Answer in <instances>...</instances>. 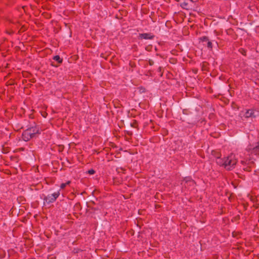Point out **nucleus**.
<instances>
[{
  "mask_svg": "<svg viewBox=\"0 0 259 259\" xmlns=\"http://www.w3.org/2000/svg\"><path fill=\"white\" fill-rule=\"evenodd\" d=\"M39 134H40L39 128L38 126L35 125L25 130L22 133V138L24 141L27 142Z\"/></svg>",
  "mask_w": 259,
  "mask_h": 259,
  "instance_id": "1",
  "label": "nucleus"
},
{
  "mask_svg": "<svg viewBox=\"0 0 259 259\" xmlns=\"http://www.w3.org/2000/svg\"><path fill=\"white\" fill-rule=\"evenodd\" d=\"M237 163V160L232 154H231L225 157L224 167L228 170H230L234 168L235 165Z\"/></svg>",
  "mask_w": 259,
  "mask_h": 259,
  "instance_id": "2",
  "label": "nucleus"
},
{
  "mask_svg": "<svg viewBox=\"0 0 259 259\" xmlns=\"http://www.w3.org/2000/svg\"><path fill=\"white\" fill-rule=\"evenodd\" d=\"M255 166V163L251 158L244 159L240 161V167L244 171H251Z\"/></svg>",
  "mask_w": 259,
  "mask_h": 259,
  "instance_id": "3",
  "label": "nucleus"
},
{
  "mask_svg": "<svg viewBox=\"0 0 259 259\" xmlns=\"http://www.w3.org/2000/svg\"><path fill=\"white\" fill-rule=\"evenodd\" d=\"M59 195L60 192L57 191L51 194V195L45 196L44 198V203H46L47 204H50L55 202Z\"/></svg>",
  "mask_w": 259,
  "mask_h": 259,
  "instance_id": "4",
  "label": "nucleus"
},
{
  "mask_svg": "<svg viewBox=\"0 0 259 259\" xmlns=\"http://www.w3.org/2000/svg\"><path fill=\"white\" fill-rule=\"evenodd\" d=\"M255 109L251 108L246 109V111L244 115V117L246 119H248L250 118H255L256 117V115L255 114Z\"/></svg>",
  "mask_w": 259,
  "mask_h": 259,
  "instance_id": "5",
  "label": "nucleus"
},
{
  "mask_svg": "<svg viewBox=\"0 0 259 259\" xmlns=\"http://www.w3.org/2000/svg\"><path fill=\"white\" fill-rule=\"evenodd\" d=\"M183 182H184V186L186 187L188 186H194L195 182L191 177H186L183 179Z\"/></svg>",
  "mask_w": 259,
  "mask_h": 259,
  "instance_id": "6",
  "label": "nucleus"
},
{
  "mask_svg": "<svg viewBox=\"0 0 259 259\" xmlns=\"http://www.w3.org/2000/svg\"><path fill=\"white\" fill-rule=\"evenodd\" d=\"M154 37V35L151 33H140L139 35V38L141 39H152Z\"/></svg>",
  "mask_w": 259,
  "mask_h": 259,
  "instance_id": "7",
  "label": "nucleus"
},
{
  "mask_svg": "<svg viewBox=\"0 0 259 259\" xmlns=\"http://www.w3.org/2000/svg\"><path fill=\"white\" fill-rule=\"evenodd\" d=\"M201 70L202 71H209V63L207 62H203L201 64Z\"/></svg>",
  "mask_w": 259,
  "mask_h": 259,
  "instance_id": "8",
  "label": "nucleus"
},
{
  "mask_svg": "<svg viewBox=\"0 0 259 259\" xmlns=\"http://www.w3.org/2000/svg\"><path fill=\"white\" fill-rule=\"evenodd\" d=\"M226 33L229 35L232 36L234 39H235L237 36L234 30L231 28L226 30Z\"/></svg>",
  "mask_w": 259,
  "mask_h": 259,
  "instance_id": "9",
  "label": "nucleus"
},
{
  "mask_svg": "<svg viewBox=\"0 0 259 259\" xmlns=\"http://www.w3.org/2000/svg\"><path fill=\"white\" fill-rule=\"evenodd\" d=\"M114 107L116 108H120L122 107L120 101L118 99H114L112 102Z\"/></svg>",
  "mask_w": 259,
  "mask_h": 259,
  "instance_id": "10",
  "label": "nucleus"
},
{
  "mask_svg": "<svg viewBox=\"0 0 259 259\" xmlns=\"http://www.w3.org/2000/svg\"><path fill=\"white\" fill-rule=\"evenodd\" d=\"M251 153L255 155H259V142H258L257 145L252 149Z\"/></svg>",
  "mask_w": 259,
  "mask_h": 259,
  "instance_id": "11",
  "label": "nucleus"
},
{
  "mask_svg": "<svg viewBox=\"0 0 259 259\" xmlns=\"http://www.w3.org/2000/svg\"><path fill=\"white\" fill-rule=\"evenodd\" d=\"M211 154L213 155L214 157L216 158V159L218 158L221 157V154L220 152L216 151V150H212L211 151Z\"/></svg>",
  "mask_w": 259,
  "mask_h": 259,
  "instance_id": "12",
  "label": "nucleus"
},
{
  "mask_svg": "<svg viewBox=\"0 0 259 259\" xmlns=\"http://www.w3.org/2000/svg\"><path fill=\"white\" fill-rule=\"evenodd\" d=\"M224 161L225 157L224 158H221V157L218 158L216 159V162L217 164L220 166H224Z\"/></svg>",
  "mask_w": 259,
  "mask_h": 259,
  "instance_id": "13",
  "label": "nucleus"
},
{
  "mask_svg": "<svg viewBox=\"0 0 259 259\" xmlns=\"http://www.w3.org/2000/svg\"><path fill=\"white\" fill-rule=\"evenodd\" d=\"M250 200L253 203H255L258 202L257 197L255 195H248Z\"/></svg>",
  "mask_w": 259,
  "mask_h": 259,
  "instance_id": "14",
  "label": "nucleus"
},
{
  "mask_svg": "<svg viewBox=\"0 0 259 259\" xmlns=\"http://www.w3.org/2000/svg\"><path fill=\"white\" fill-rule=\"evenodd\" d=\"M131 126L132 127L137 128V130L139 129V128H138V122L135 119L133 120V121L131 123Z\"/></svg>",
  "mask_w": 259,
  "mask_h": 259,
  "instance_id": "15",
  "label": "nucleus"
},
{
  "mask_svg": "<svg viewBox=\"0 0 259 259\" xmlns=\"http://www.w3.org/2000/svg\"><path fill=\"white\" fill-rule=\"evenodd\" d=\"M53 59L57 62H58V63L61 64L63 62V59L60 58V57L59 55H56L53 57Z\"/></svg>",
  "mask_w": 259,
  "mask_h": 259,
  "instance_id": "16",
  "label": "nucleus"
},
{
  "mask_svg": "<svg viewBox=\"0 0 259 259\" xmlns=\"http://www.w3.org/2000/svg\"><path fill=\"white\" fill-rule=\"evenodd\" d=\"M64 149V146L63 145H59L57 146V150L59 152H62Z\"/></svg>",
  "mask_w": 259,
  "mask_h": 259,
  "instance_id": "17",
  "label": "nucleus"
},
{
  "mask_svg": "<svg viewBox=\"0 0 259 259\" xmlns=\"http://www.w3.org/2000/svg\"><path fill=\"white\" fill-rule=\"evenodd\" d=\"M231 107L234 109L239 110V106L235 102H233L231 103Z\"/></svg>",
  "mask_w": 259,
  "mask_h": 259,
  "instance_id": "18",
  "label": "nucleus"
},
{
  "mask_svg": "<svg viewBox=\"0 0 259 259\" xmlns=\"http://www.w3.org/2000/svg\"><path fill=\"white\" fill-rule=\"evenodd\" d=\"M2 152L4 154L8 153L10 152V148L8 147H3Z\"/></svg>",
  "mask_w": 259,
  "mask_h": 259,
  "instance_id": "19",
  "label": "nucleus"
},
{
  "mask_svg": "<svg viewBox=\"0 0 259 259\" xmlns=\"http://www.w3.org/2000/svg\"><path fill=\"white\" fill-rule=\"evenodd\" d=\"M109 55H110V53H106L105 54L102 53L101 54L100 56L102 58H104L105 60H107L108 59V57H109Z\"/></svg>",
  "mask_w": 259,
  "mask_h": 259,
  "instance_id": "20",
  "label": "nucleus"
},
{
  "mask_svg": "<svg viewBox=\"0 0 259 259\" xmlns=\"http://www.w3.org/2000/svg\"><path fill=\"white\" fill-rule=\"evenodd\" d=\"M70 183H71V182H70V181H67V182L66 183H62V184H61V185H60V188H61V189H64L66 187V186L67 185H69V184H70Z\"/></svg>",
  "mask_w": 259,
  "mask_h": 259,
  "instance_id": "21",
  "label": "nucleus"
},
{
  "mask_svg": "<svg viewBox=\"0 0 259 259\" xmlns=\"http://www.w3.org/2000/svg\"><path fill=\"white\" fill-rule=\"evenodd\" d=\"M199 39H200V41H201L202 42H204V41L207 42L209 40L208 37L206 36H203L200 37L199 38Z\"/></svg>",
  "mask_w": 259,
  "mask_h": 259,
  "instance_id": "22",
  "label": "nucleus"
},
{
  "mask_svg": "<svg viewBox=\"0 0 259 259\" xmlns=\"http://www.w3.org/2000/svg\"><path fill=\"white\" fill-rule=\"evenodd\" d=\"M83 250L81 249H79V248H74L73 251H72V252L74 254H77L80 252H81Z\"/></svg>",
  "mask_w": 259,
  "mask_h": 259,
  "instance_id": "23",
  "label": "nucleus"
},
{
  "mask_svg": "<svg viewBox=\"0 0 259 259\" xmlns=\"http://www.w3.org/2000/svg\"><path fill=\"white\" fill-rule=\"evenodd\" d=\"M207 47L210 49H212V43L209 40L208 41H207Z\"/></svg>",
  "mask_w": 259,
  "mask_h": 259,
  "instance_id": "24",
  "label": "nucleus"
},
{
  "mask_svg": "<svg viewBox=\"0 0 259 259\" xmlns=\"http://www.w3.org/2000/svg\"><path fill=\"white\" fill-rule=\"evenodd\" d=\"M239 52L244 56H246V51L245 49H240L239 50Z\"/></svg>",
  "mask_w": 259,
  "mask_h": 259,
  "instance_id": "25",
  "label": "nucleus"
},
{
  "mask_svg": "<svg viewBox=\"0 0 259 259\" xmlns=\"http://www.w3.org/2000/svg\"><path fill=\"white\" fill-rule=\"evenodd\" d=\"M119 13H120V15H126L127 12L126 10H120L119 11Z\"/></svg>",
  "mask_w": 259,
  "mask_h": 259,
  "instance_id": "26",
  "label": "nucleus"
},
{
  "mask_svg": "<svg viewBox=\"0 0 259 259\" xmlns=\"http://www.w3.org/2000/svg\"><path fill=\"white\" fill-rule=\"evenodd\" d=\"M129 65L131 68H135L136 66V63L134 62L131 61L130 62Z\"/></svg>",
  "mask_w": 259,
  "mask_h": 259,
  "instance_id": "27",
  "label": "nucleus"
},
{
  "mask_svg": "<svg viewBox=\"0 0 259 259\" xmlns=\"http://www.w3.org/2000/svg\"><path fill=\"white\" fill-rule=\"evenodd\" d=\"M95 172V170L93 169H89L87 172V173L90 175H94Z\"/></svg>",
  "mask_w": 259,
  "mask_h": 259,
  "instance_id": "28",
  "label": "nucleus"
},
{
  "mask_svg": "<svg viewBox=\"0 0 259 259\" xmlns=\"http://www.w3.org/2000/svg\"><path fill=\"white\" fill-rule=\"evenodd\" d=\"M177 59H175V58H170L169 59V62L171 63V64H175L177 63Z\"/></svg>",
  "mask_w": 259,
  "mask_h": 259,
  "instance_id": "29",
  "label": "nucleus"
},
{
  "mask_svg": "<svg viewBox=\"0 0 259 259\" xmlns=\"http://www.w3.org/2000/svg\"><path fill=\"white\" fill-rule=\"evenodd\" d=\"M121 183V181H117L116 179L114 178L113 179V184L114 185H119V184Z\"/></svg>",
  "mask_w": 259,
  "mask_h": 259,
  "instance_id": "30",
  "label": "nucleus"
},
{
  "mask_svg": "<svg viewBox=\"0 0 259 259\" xmlns=\"http://www.w3.org/2000/svg\"><path fill=\"white\" fill-rule=\"evenodd\" d=\"M75 208L77 209H81V207L80 204L79 203H76L75 205Z\"/></svg>",
  "mask_w": 259,
  "mask_h": 259,
  "instance_id": "31",
  "label": "nucleus"
},
{
  "mask_svg": "<svg viewBox=\"0 0 259 259\" xmlns=\"http://www.w3.org/2000/svg\"><path fill=\"white\" fill-rule=\"evenodd\" d=\"M182 112H183V113L184 114H186V115H188V114H189V113H190L189 111V110H188V109H183Z\"/></svg>",
  "mask_w": 259,
  "mask_h": 259,
  "instance_id": "32",
  "label": "nucleus"
},
{
  "mask_svg": "<svg viewBox=\"0 0 259 259\" xmlns=\"http://www.w3.org/2000/svg\"><path fill=\"white\" fill-rule=\"evenodd\" d=\"M253 207L255 209H259V203L257 202L254 203L253 205Z\"/></svg>",
  "mask_w": 259,
  "mask_h": 259,
  "instance_id": "33",
  "label": "nucleus"
},
{
  "mask_svg": "<svg viewBox=\"0 0 259 259\" xmlns=\"http://www.w3.org/2000/svg\"><path fill=\"white\" fill-rule=\"evenodd\" d=\"M115 17L118 19H122V17L121 15H119L118 14H116Z\"/></svg>",
  "mask_w": 259,
  "mask_h": 259,
  "instance_id": "34",
  "label": "nucleus"
},
{
  "mask_svg": "<svg viewBox=\"0 0 259 259\" xmlns=\"http://www.w3.org/2000/svg\"><path fill=\"white\" fill-rule=\"evenodd\" d=\"M148 62H149V64L150 66H152V65H153L154 64V62H153V60H150H150H149V61H148Z\"/></svg>",
  "mask_w": 259,
  "mask_h": 259,
  "instance_id": "35",
  "label": "nucleus"
},
{
  "mask_svg": "<svg viewBox=\"0 0 259 259\" xmlns=\"http://www.w3.org/2000/svg\"><path fill=\"white\" fill-rule=\"evenodd\" d=\"M149 123H152V124H153V120H151H151H149ZM151 128H154V126H153V125H152L151 126Z\"/></svg>",
  "mask_w": 259,
  "mask_h": 259,
  "instance_id": "36",
  "label": "nucleus"
},
{
  "mask_svg": "<svg viewBox=\"0 0 259 259\" xmlns=\"http://www.w3.org/2000/svg\"><path fill=\"white\" fill-rule=\"evenodd\" d=\"M35 186H34V185H31V186H30V189H31V190H33L34 189L36 190V189L35 188Z\"/></svg>",
  "mask_w": 259,
  "mask_h": 259,
  "instance_id": "37",
  "label": "nucleus"
},
{
  "mask_svg": "<svg viewBox=\"0 0 259 259\" xmlns=\"http://www.w3.org/2000/svg\"><path fill=\"white\" fill-rule=\"evenodd\" d=\"M160 207H161V206L159 204H155V208L156 209H158V208H160Z\"/></svg>",
  "mask_w": 259,
  "mask_h": 259,
  "instance_id": "38",
  "label": "nucleus"
},
{
  "mask_svg": "<svg viewBox=\"0 0 259 259\" xmlns=\"http://www.w3.org/2000/svg\"><path fill=\"white\" fill-rule=\"evenodd\" d=\"M47 113L46 112H45V113H44V114H42V115L44 117H46V116H47Z\"/></svg>",
  "mask_w": 259,
  "mask_h": 259,
  "instance_id": "39",
  "label": "nucleus"
},
{
  "mask_svg": "<svg viewBox=\"0 0 259 259\" xmlns=\"http://www.w3.org/2000/svg\"><path fill=\"white\" fill-rule=\"evenodd\" d=\"M149 123H145V124H144V126H148V125H149Z\"/></svg>",
  "mask_w": 259,
  "mask_h": 259,
  "instance_id": "40",
  "label": "nucleus"
},
{
  "mask_svg": "<svg viewBox=\"0 0 259 259\" xmlns=\"http://www.w3.org/2000/svg\"><path fill=\"white\" fill-rule=\"evenodd\" d=\"M234 219H236V220L239 219V215H238V216H237V217H235L234 218Z\"/></svg>",
  "mask_w": 259,
  "mask_h": 259,
  "instance_id": "41",
  "label": "nucleus"
},
{
  "mask_svg": "<svg viewBox=\"0 0 259 259\" xmlns=\"http://www.w3.org/2000/svg\"><path fill=\"white\" fill-rule=\"evenodd\" d=\"M158 69H159V72H161V67H159Z\"/></svg>",
  "mask_w": 259,
  "mask_h": 259,
  "instance_id": "42",
  "label": "nucleus"
},
{
  "mask_svg": "<svg viewBox=\"0 0 259 259\" xmlns=\"http://www.w3.org/2000/svg\"><path fill=\"white\" fill-rule=\"evenodd\" d=\"M20 149H21V150H22V151L24 150V148H21Z\"/></svg>",
  "mask_w": 259,
  "mask_h": 259,
  "instance_id": "43",
  "label": "nucleus"
},
{
  "mask_svg": "<svg viewBox=\"0 0 259 259\" xmlns=\"http://www.w3.org/2000/svg\"><path fill=\"white\" fill-rule=\"evenodd\" d=\"M118 169H119V168H116V171H117L118 172H119V171L118 170Z\"/></svg>",
  "mask_w": 259,
  "mask_h": 259,
  "instance_id": "44",
  "label": "nucleus"
},
{
  "mask_svg": "<svg viewBox=\"0 0 259 259\" xmlns=\"http://www.w3.org/2000/svg\"><path fill=\"white\" fill-rule=\"evenodd\" d=\"M120 169H121L122 170H124V169H123V168H122V167H121V168H120Z\"/></svg>",
  "mask_w": 259,
  "mask_h": 259,
  "instance_id": "45",
  "label": "nucleus"
}]
</instances>
